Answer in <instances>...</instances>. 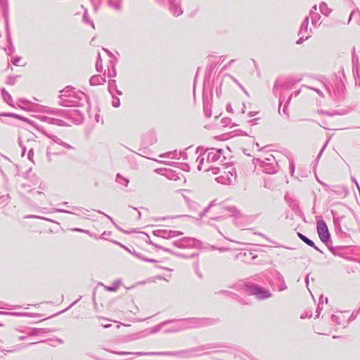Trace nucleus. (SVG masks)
I'll return each instance as SVG.
<instances>
[{"label":"nucleus","instance_id":"f257e3e1","mask_svg":"<svg viewBox=\"0 0 360 360\" xmlns=\"http://www.w3.org/2000/svg\"><path fill=\"white\" fill-rule=\"evenodd\" d=\"M317 232L321 240L327 243L330 239V233L326 224L323 220L317 221Z\"/></svg>","mask_w":360,"mask_h":360},{"label":"nucleus","instance_id":"f03ea898","mask_svg":"<svg viewBox=\"0 0 360 360\" xmlns=\"http://www.w3.org/2000/svg\"><path fill=\"white\" fill-rule=\"evenodd\" d=\"M298 235V237L303 241L305 243H307L308 245H309L310 247H312V248H315V245H314V243L312 240H311L310 239L307 238L305 236H304L303 234L300 233H297Z\"/></svg>","mask_w":360,"mask_h":360},{"label":"nucleus","instance_id":"7ed1b4c3","mask_svg":"<svg viewBox=\"0 0 360 360\" xmlns=\"http://www.w3.org/2000/svg\"><path fill=\"white\" fill-rule=\"evenodd\" d=\"M106 289L109 291H115V288H110V287H106Z\"/></svg>","mask_w":360,"mask_h":360}]
</instances>
